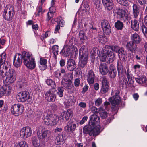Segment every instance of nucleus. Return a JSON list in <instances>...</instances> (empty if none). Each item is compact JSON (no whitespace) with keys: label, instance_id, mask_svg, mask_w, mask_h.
Returning a JSON list of instances; mask_svg holds the SVG:
<instances>
[{"label":"nucleus","instance_id":"f257e3e1","mask_svg":"<svg viewBox=\"0 0 147 147\" xmlns=\"http://www.w3.org/2000/svg\"><path fill=\"white\" fill-rule=\"evenodd\" d=\"M23 61L24 65L30 69H33L36 67L35 58L31 53L23 52L22 54L16 53L14 58L13 64L16 67L20 66Z\"/></svg>","mask_w":147,"mask_h":147},{"label":"nucleus","instance_id":"f03ea898","mask_svg":"<svg viewBox=\"0 0 147 147\" xmlns=\"http://www.w3.org/2000/svg\"><path fill=\"white\" fill-rule=\"evenodd\" d=\"M42 119L44 123L48 126L54 125L57 123V121L56 116L54 115L50 111L44 112Z\"/></svg>","mask_w":147,"mask_h":147},{"label":"nucleus","instance_id":"7ed1b4c3","mask_svg":"<svg viewBox=\"0 0 147 147\" xmlns=\"http://www.w3.org/2000/svg\"><path fill=\"white\" fill-rule=\"evenodd\" d=\"M119 92L118 90L112 91L111 94L113 96L109 99V102L112 105L111 108L114 111H116L118 109V105L121 102V98L119 95Z\"/></svg>","mask_w":147,"mask_h":147},{"label":"nucleus","instance_id":"20e7f679","mask_svg":"<svg viewBox=\"0 0 147 147\" xmlns=\"http://www.w3.org/2000/svg\"><path fill=\"white\" fill-rule=\"evenodd\" d=\"M4 70L5 71V76H6L5 82L8 84L12 83L16 80V74L15 71L12 69L11 67L9 69Z\"/></svg>","mask_w":147,"mask_h":147},{"label":"nucleus","instance_id":"39448f33","mask_svg":"<svg viewBox=\"0 0 147 147\" xmlns=\"http://www.w3.org/2000/svg\"><path fill=\"white\" fill-rule=\"evenodd\" d=\"M17 99L19 102L29 101L31 99L30 94L27 91H22L18 94L16 96Z\"/></svg>","mask_w":147,"mask_h":147},{"label":"nucleus","instance_id":"423d86ee","mask_svg":"<svg viewBox=\"0 0 147 147\" xmlns=\"http://www.w3.org/2000/svg\"><path fill=\"white\" fill-rule=\"evenodd\" d=\"M11 113L15 116H18L22 114L24 110L23 106L20 104L13 105L11 109Z\"/></svg>","mask_w":147,"mask_h":147},{"label":"nucleus","instance_id":"0eeeda50","mask_svg":"<svg viewBox=\"0 0 147 147\" xmlns=\"http://www.w3.org/2000/svg\"><path fill=\"white\" fill-rule=\"evenodd\" d=\"M6 54L3 53L0 55V67L3 68V69H9L10 68V63L6 61Z\"/></svg>","mask_w":147,"mask_h":147},{"label":"nucleus","instance_id":"6e6552de","mask_svg":"<svg viewBox=\"0 0 147 147\" xmlns=\"http://www.w3.org/2000/svg\"><path fill=\"white\" fill-rule=\"evenodd\" d=\"M79 54V60L88 61V50L85 46H82L80 49Z\"/></svg>","mask_w":147,"mask_h":147},{"label":"nucleus","instance_id":"1a4fd4ad","mask_svg":"<svg viewBox=\"0 0 147 147\" xmlns=\"http://www.w3.org/2000/svg\"><path fill=\"white\" fill-rule=\"evenodd\" d=\"M32 130L29 127H26L22 128L20 131V136L22 138L26 139L31 136Z\"/></svg>","mask_w":147,"mask_h":147},{"label":"nucleus","instance_id":"9d476101","mask_svg":"<svg viewBox=\"0 0 147 147\" xmlns=\"http://www.w3.org/2000/svg\"><path fill=\"white\" fill-rule=\"evenodd\" d=\"M101 84L100 92L102 94H105L108 91L110 86L109 82L105 77L102 78Z\"/></svg>","mask_w":147,"mask_h":147},{"label":"nucleus","instance_id":"9b49d317","mask_svg":"<svg viewBox=\"0 0 147 147\" xmlns=\"http://www.w3.org/2000/svg\"><path fill=\"white\" fill-rule=\"evenodd\" d=\"M76 127V123L72 120H70L67 123V125L64 127V130L67 133H72Z\"/></svg>","mask_w":147,"mask_h":147},{"label":"nucleus","instance_id":"f8f14e48","mask_svg":"<svg viewBox=\"0 0 147 147\" xmlns=\"http://www.w3.org/2000/svg\"><path fill=\"white\" fill-rule=\"evenodd\" d=\"M45 97L49 102H54L56 98V95L51 90L47 91L45 93Z\"/></svg>","mask_w":147,"mask_h":147},{"label":"nucleus","instance_id":"ddd939ff","mask_svg":"<svg viewBox=\"0 0 147 147\" xmlns=\"http://www.w3.org/2000/svg\"><path fill=\"white\" fill-rule=\"evenodd\" d=\"M55 22H56L57 24L56 26L55 29L54 33H56L59 32L60 29V27H63L64 25L65 22L63 18L61 16L55 18Z\"/></svg>","mask_w":147,"mask_h":147},{"label":"nucleus","instance_id":"4468645a","mask_svg":"<svg viewBox=\"0 0 147 147\" xmlns=\"http://www.w3.org/2000/svg\"><path fill=\"white\" fill-rule=\"evenodd\" d=\"M100 118L96 114H92L90 117L89 123L92 126H94L100 122Z\"/></svg>","mask_w":147,"mask_h":147},{"label":"nucleus","instance_id":"2eb2a0df","mask_svg":"<svg viewBox=\"0 0 147 147\" xmlns=\"http://www.w3.org/2000/svg\"><path fill=\"white\" fill-rule=\"evenodd\" d=\"M72 111L70 109H69L67 111L63 112L61 114L62 119L65 122L69 120L71 117L72 116Z\"/></svg>","mask_w":147,"mask_h":147},{"label":"nucleus","instance_id":"dca6fc26","mask_svg":"<svg viewBox=\"0 0 147 147\" xmlns=\"http://www.w3.org/2000/svg\"><path fill=\"white\" fill-rule=\"evenodd\" d=\"M127 50L132 53L135 52L137 48V44L131 41L127 43L126 45Z\"/></svg>","mask_w":147,"mask_h":147},{"label":"nucleus","instance_id":"f3484780","mask_svg":"<svg viewBox=\"0 0 147 147\" xmlns=\"http://www.w3.org/2000/svg\"><path fill=\"white\" fill-rule=\"evenodd\" d=\"M116 13L117 15V17L121 20H123L125 22L126 20L128 18V16L127 15L126 11L121 9H119L117 12Z\"/></svg>","mask_w":147,"mask_h":147},{"label":"nucleus","instance_id":"a211bd4d","mask_svg":"<svg viewBox=\"0 0 147 147\" xmlns=\"http://www.w3.org/2000/svg\"><path fill=\"white\" fill-rule=\"evenodd\" d=\"M66 138V135L64 132H62L61 134H58L55 140V143L57 145L63 144Z\"/></svg>","mask_w":147,"mask_h":147},{"label":"nucleus","instance_id":"6ab92c4d","mask_svg":"<svg viewBox=\"0 0 147 147\" xmlns=\"http://www.w3.org/2000/svg\"><path fill=\"white\" fill-rule=\"evenodd\" d=\"M99 71L101 74L102 75H106L109 70L108 67L105 63H102L99 66Z\"/></svg>","mask_w":147,"mask_h":147},{"label":"nucleus","instance_id":"aec40b11","mask_svg":"<svg viewBox=\"0 0 147 147\" xmlns=\"http://www.w3.org/2000/svg\"><path fill=\"white\" fill-rule=\"evenodd\" d=\"M71 52V47L68 46H65L63 47L60 53L63 56L67 57L69 55Z\"/></svg>","mask_w":147,"mask_h":147},{"label":"nucleus","instance_id":"412c9836","mask_svg":"<svg viewBox=\"0 0 147 147\" xmlns=\"http://www.w3.org/2000/svg\"><path fill=\"white\" fill-rule=\"evenodd\" d=\"M119 58L121 60L125 61L126 60L127 57V53L125 51L123 47H121L117 53Z\"/></svg>","mask_w":147,"mask_h":147},{"label":"nucleus","instance_id":"4be33fe9","mask_svg":"<svg viewBox=\"0 0 147 147\" xmlns=\"http://www.w3.org/2000/svg\"><path fill=\"white\" fill-rule=\"evenodd\" d=\"M67 65V69L71 71L74 70L76 67L75 61L71 59L68 60Z\"/></svg>","mask_w":147,"mask_h":147},{"label":"nucleus","instance_id":"5701e85b","mask_svg":"<svg viewBox=\"0 0 147 147\" xmlns=\"http://www.w3.org/2000/svg\"><path fill=\"white\" fill-rule=\"evenodd\" d=\"M95 78V75L93 71L90 70L88 71L87 75V81L88 83L90 84H93L94 82Z\"/></svg>","mask_w":147,"mask_h":147},{"label":"nucleus","instance_id":"b1692460","mask_svg":"<svg viewBox=\"0 0 147 147\" xmlns=\"http://www.w3.org/2000/svg\"><path fill=\"white\" fill-rule=\"evenodd\" d=\"M42 139L45 141H47L51 135V132L50 130H47L45 129H43L42 130Z\"/></svg>","mask_w":147,"mask_h":147},{"label":"nucleus","instance_id":"393cba45","mask_svg":"<svg viewBox=\"0 0 147 147\" xmlns=\"http://www.w3.org/2000/svg\"><path fill=\"white\" fill-rule=\"evenodd\" d=\"M66 80V79H62L61 84L65 89H70L71 87V83L72 82Z\"/></svg>","mask_w":147,"mask_h":147},{"label":"nucleus","instance_id":"a878e982","mask_svg":"<svg viewBox=\"0 0 147 147\" xmlns=\"http://www.w3.org/2000/svg\"><path fill=\"white\" fill-rule=\"evenodd\" d=\"M93 126L89 123L83 127V133L84 134H88L90 136H92L93 133L92 132V127Z\"/></svg>","mask_w":147,"mask_h":147},{"label":"nucleus","instance_id":"bb28decb","mask_svg":"<svg viewBox=\"0 0 147 147\" xmlns=\"http://www.w3.org/2000/svg\"><path fill=\"white\" fill-rule=\"evenodd\" d=\"M136 82L138 83L143 84L146 83L147 81V79L145 76L144 75H140L135 78Z\"/></svg>","mask_w":147,"mask_h":147},{"label":"nucleus","instance_id":"cd10ccee","mask_svg":"<svg viewBox=\"0 0 147 147\" xmlns=\"http://www.w3.org/2000/svg\"><path fill=\"white\" fill-rule=\"evenodd\" d=\"M109 69L110 71H109V74L110 77L112 78H115L117 74V71L115 67L112 64L110 65Z\"/></svg>","mask_w":147,"mask_h":147},{"label":"nucleus","instance_id":"c85d7f7f","mask_svg":"<svg viewBox=\"0 0 147 147\" xmlns=\"http://www.w3.org/2000/svg\"><path fill=\"white\" fill-rule=\"evenodd\" d=\"M131 37L132 41L137 45L140 43L142 40V39L140 36L136 33L132 34Z\"/></svg>","mask_w":147,"mask_h":147},{"label":"nucleus","instance_id":"c756f323","mask_svg":"<svg viewBox=\"0 0 147 147\" xmlns=\"http://www.w3.org/2000/svg\"><path fill=\"white\" fill-rule=\"evenodd\" d=\"M50 11L47 14L46 21H49L54 16V13L55 12V8L53 7H51L49 8Z\"/></svg>","mask_w":147,"mask_h":147},{"label":"nucleus","instance_id":"7c9ffc66","mask_svg":"<svg viewBox=\"0 0 147 147\" xmlns=\"http://www.w3.org/2000/svg\"><path fill=\"white\" fill-rule=\"evenodd\" d=\"M131 26L132 29L135 31H138L140 29L139 23L138 21L136 19L132 20Z\"/></svg>","mask_w":147,"mask_h":147},{"label":"nucleus","instance_id":"2f4dec72","mask_svg":"<svg viewBox=\"0 0 147 147\" xmlns=\"http://www.w3.org/2000/svg\"><path fill=\"white\" fill-rule=\"evenodd\" d=\"M4 94H5L7 96L9 95L12 91V87L9 85H4L2 86Z\"/></svg>","mask_w":147,"mask_h":147},{"label":"nucleus","instance_id":"473e14b6","mask_svg":"<svg viewBox=\"0 0 147 147\" xmlns=\"http://www.w3.org/2000/svg\"><path fill=\"white\" fill-rule=\"evenodd\" d=\"M107 46H108V45H106L105 46L104 52L108 57H115L114 52L113 51L112 49H111V48H109Z\"/></svg>","mask_w":147,"mask_h":147},{"label":"nucleus","instance_id":"72a5a7b5","mask_svg":"<svg viewBox=\"0 0 147 147\" xmlns=\"http://www.w3.org/2000/svg\"><path fill=\"white\" fill-rule=\"evenodd\" d=\"M132 8L133 16L135 18H137L140 12L139 7L137 5L134 4L132 6Z\"/></svg>","mask_w":147,"mask_h":147},{"label":"nucleus","instance_id":"f704fd0d","mask_svg":"<svg viewBox=\"0 0 147 147\" xmlns=\"http://www.w3.org/2000/svg\"><path fill=\"white\" fill-rule=\"evenodd\" d=\"M100 51H98V49L97 48H93L90 52L91 58L92 59H95V56L100 54Z\"/></svg>","mask_w":147,"mask_h":147},{"label":"nucleus","instance_id":"c9c22d12","mask_svg":"<svg viewBox=\"0 0 147 147\" xmlns=\"http://www.w3.org/2000/svg\"><path fill=\"white\" fill-rule=\"evenodd\" d=\"M92 126V132L93 135L94 136H96L99 134L100 132V126L99 125H98L94 127Z\"/></svg>","mask_w":147,"mask_h":147},{"label":"nucleus","instance_id":"e433bc0d","mask_svg":"<svg viewBox=\"0 0 147 147\" xmlns=\"http://www.w3.org/2000/svg\"><path fill=\"white\" fill-rule=\"evenodd\" d=\"M52 53L53 54V57L55 59H57V55L58 54L59 47L58 45H54L52 47Z\"/></svg>","mask_w":147,"mask_h":147},{"label":"nucleus","instance_id":"4c0bfd02","mask_svg":"<svg viewBox=\"0 0 147 147\" xmlns=\"http://www.w3.org/2000/svg\"><path fill=\"white\" fill-rule=\"evenodd\" d=\"M32 144L35 147H39L40 145V140L37 139L35 136H33L32 138Z\"/></svg>","mask_w":147,"mask_h":147},{"label":"nucleus","instance_id":"58836bf2","mask_svg":"<svg viewBox=\"0 0 147 147\" xmlns=\"http://www.w3.org/2000/svg\"><path fill=\"white\" fill-rule=\"evenodd\" d=\"M103 5L106 10L110 11L113 8V3L112 1Z\"/></svg>","mask_w":147,"mask_h":147},{"label":"nucleus","instance_id":"ea45409f","mask_svg":"<svg viewBox=\"0 0 147 147\" xmlns=\"http://www.w3.org/2000/svg\"><path fill=\"white\" fill-rule=\"evenodd\" d=\"M114 26L117 30H121L123 28V24L122 22L118 20L115 23Z\"/></svg>","mask_w":147,"mask_h":147},{"label":"nucleus","instance_id":"a19ab883","mask_svg":"<svg viewBox=\"0 0 147 147\" xmlns=\"http://www.w3.org/2000/svg\"><path fill=\"white\" fill-rule=\"evenodd\" d=\"M14 14H12L7 13H6L3 12V16L4 19L7 21L11 20L14 16Z\"/></svg>","mask_w":147,"mask_h":147},{"label":"nucleus","instance_id":"79ce46f5","mask_svg":"<svg viewBox=\"0 0 147 147\" xmlns=\"http://www.w3.org/2000/svg\"><path fill=\"white\" fill-rule=\"evenodd\" d=\"M46 82L47 84L49 86H50L53 88H55L56 86V85L55 82L51 79H47Z\"/></svg>","mask_w":147,"mask_h":147},{"label":"nucleus","instance_id":"37998d69","mask_svg":"<svg viewBox=\"0 0 147 147\" xmlns=\"http://www.w3.org/2000/svg\"><path fill=\"white\" fill-rule=\"evenodd\" d=\"M102 34V35H100V34H98V39L100 42L102 43H104L107 41V37L105 36L104 34Z\"/></svg>","mask_w":147,"mask_h":147},{"label":"nucleus","instance_id":"c03bdc74","mask_svg":"<svg viewBox=\"0 0 147 147\" xmlns=\"http://www.w3.org/2000/svg\"><path fill=\"white\" fill-rule=\"evenodd\" d=\"M73 78V75L72 74L68 73L65 74L63 75V79H66L67 80L72 81Z\"/></svg>","mask_w":147,"mask_h":147},{"label":"nucleus","instance_id":"a18cd8bd","mask_svg":"<svg viewBox=\"0 0 147 147\" xmlns=\"http://www.w3.org/2000/svg\"><path fill=\"white\" fill-rule=\"evenodd\" d=\"M101 25L102 29L108 28V26L110 27L109 22L106 20H102Z\"/></svg>","mask_w":147,"mask_h":147},{"label":"nucleus","instance_id":"49530a36","mask_svg":"<svg viewBox=\"0 0 147 147\" xmlns=\"http://www.w3.org/2000/svg\"><path fill=\"white\" fill-rule=\"evenodd\" d=\"M87 63L88 61L79 60L78 66L80 68H84L86 66Z\"/></svg>","mask_w":147,"mask_h":147},{"label":"nucleus","instance_id":"de8ad7c7","mask_svg":"<svg viewBox=\"0 0 147 147\" xmlns=\"http://www.w3.org/2000/svg\"><path fill=\"white\" fill-rule=\"evenodd\" d=\"M109 48H111V49L113 52H115L116 53H117L121 47L116 45L109 46H107Z\"/></svg>","mask_w":147,"mask_h":147},{"label":"nucleus","instance_id":"09e8293b","mask_svg":"<svg viewBox=\"0 0 147 147\" xmlns=\"http://www.w3.org/2000/svg\"><path fill=\"white\" fill-rule=\"evenodd\" d=\"M5 9L10 12L11 14H14V8L12 6L10 5H7L6 6Z\"/></svg>","mask_w":147,"mask_h":147},{"label":"nucleus","instance_id":"8fccbe9b","mask_svg":"<svg viewBox=\"0 0 147 147\" xmlns=\"http://www.w3.org/2000/svg\"><path fill=\"white\" fill-rule=\"evenodd\" d=\"M57 94L60 97H62L63 95L64 88L62 87H58L57 88Z\"/></svg>","mask_w":147,"mask_h":147},{"label":"nucleus","instance_id":"3c124183","mask_svg":"<svg viewBox=\"0 0 147 147\" xmlns=\"http://www.w3.org/2000/svg\"><path fill=\"white\" fill-rule=\"evenodd\" d=\"M79 38L81 40H84L87 37L85 35V32L82 30H81L79 32Z\"/></svg>","mask_w":147,"mask_h":147},{"label":"nucleus","instance_id":"603ef678","mask_svg":"<svg viewBox=\"0 0 147 147\" xmlns=\"http://www.w3.org/2000/svg\"><path fill=\"white\" fill-rule=\"evenodd\" d=\"M142 31L144 35L147 34V25L142 23L141 26Z\"/></svg>","mask_w":147,"mask_h":147},{"label":"nucleus","instance_id":"864d4df0","mask_svg":"<svg viewBox=\"0 0 147 147\" xmlns=\"http://www.w3.org/2000/svg\"><path fill=\"white\" fill-rule=\"evenodd\" d=\"M104 34L106 35L109 34L111 32V28L108 26V28L102 29Z\"/></svg>","mask_w":147,"mask_h":147},{"label":"nucleus","instance_id":"5fc2aeb1","mask_svg":"<svg viewBox=\"0 0 147 147\" xmlns=\"http://www.w3.org/2000/svg\"><path fill=\"white\" fill-rule=\"evenodd\" d=\"M3 69V68L0 67V82H1L2 80L5 77V74L4 71Z\"/></svg>","mask_w":147,"mask_h":147},{"label":"nucleus","instance_id":"6e6d98bb","mask_svg":"<svg viewBox=\"0 0 147 147\" xmlns=\"http://www.w3.org/2000/svg\"><path fill=\"white\" fill-rule=\"evenodd\" d=\"M100 116L103 119H105L107 116V113L105 111H102L100 112Z\"/></svg>","mask_w":147,"mask_h":147},{"label":"nucleus","instance_id":"4d7b16f0","mask_svg":"<svg viewBox=\"0 0 147 147\" xmlns=\"http://www.w3.org/2000/svg\"><path fill=\"white\" fill-rule=\"evenodd\" d=\"M137 1L140 5L144 6L143 8V9H144L145 5L147 4V0H137Z\"/></svg>","mask_w":147,"mask_h":147},{"label":"nucleus","instance_id":"13d9d810","mask_svg":"<svg viewBox=\"0 0 147 147\" xmlns=\"http://www.w3.org/2000/svg\"><path fill=\"white\" fill-rule=\"evenodd\" d=\"M69 103H71V105H73L76 102V99L74 96H72L70 97L68 100Z\"/></svg>","mask_w":147,"mask_h":147},{"label":"nucleus","instance_id":"bf43d9fd","mask_svg":"<svg viewBox=\"0 0 147 147\" xmlns=\"http://www.w3.org/2000/svg\"><path fill=\"white\" fill-rule=\"evenodd\" d=\"M18 147H28V144L25 141H22L19 143Z\"/></svg>","mask_w":147,"mask_h":147},{"label":"nucleus","instance_id":"052dcab7","mask_svg":"<svg viewBox=\"0 0 147 147\" xmlns=\"http://www.w3.org/2000/svg\"><path fill=\"white\" fill-rule=\"evenodd\" d=\"M107 59L108 58L107 57V55L104 52L100 57V60L101 61L103 62H104L105 61L106 59Z\"/></svg>","mask_w":147,"mask_h":147},{"label":"nucleus","instance_id":"680f3d73","mask_svg":"<svg viewBox=\"0 0 147 147\" xmlns=\"http://www.w3.org/2000/svg\"><path fill=\"white\" fill-rule=\"evenodd\" d=\"M102 103V99L100 98H98L95 101V105L96 106H99Z\"/></svg>","mask_w":147,"mask_h":147},{"label":"nucleus","instance_id":"e2e57ef3","mask_svg":"<svg viewBox=\"0 0 147 147\" xmlns=\"http://www.w3.org/2000/svg\"><path fill=\"white\" fill-rule=\"evenodd\" d=\"M40 64H44L45 65H47V60L46 59L43 58L41 57L40 58Z\"/></svg>","mask_w":147,"mask_h":147},{"label":"nucleus","instance_id":"0e129e2a","mask_svg":"<svg viewBox=\"0 0 147 147\" xmlns=\"http://www.w3.org/2000/svg\"><path fill=\"white\" fill-rule=\"evenodd\" d=\"M47 67V65L42 64H40L39 65V68L41 70H44L46 69Z\"/></svg>","mask_w":147,"mask_h":147},{"label":"nucleus","instance_id":"69168bd1","mask_svg":"<svg viewBox=\"0 0 147 147\" xmlns=\"http://www.w3.org/2000/svg\"><path fill=\"white\" fill-rule=\"evenodd\" d=\"M91 111L93 114H96L98 113V109L95 107L93 106L91 108Z\"/></svg>","mask_w":147,"mask_h":147},{"label":"nucleus","instance_id":"338daca9","mask_svg":"<svg viewBox=\"0 0 147 147\" xmlns=\"http://www.w3.org/2000/svg\"><path fill=\"white\" fill-rule=\"evenodd\" d=\"M89 86L85 84L83 88V90L81 92L82 94H84L85 92L88 90Z\"/></svg>","mask_w":147,"mask_h":147},{"label":"nucleus","instance_id":"774afa93","mask_svg":"<svg viewBox=\"0 0 147 147\" xmlns=\"http://www.w3.org/2000/svg\"><path fill=\"white\" fill-rule=\"evenodd\" d=\"M80 81L78 78H76L74 81V84L76 87H78L80 84Z\"/></svg>","mask_w":147,"mask_h":147}]
</instances>
